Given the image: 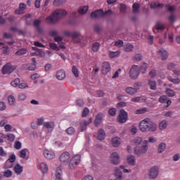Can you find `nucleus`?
Returning a JSON list of instances; mask_svg holds the SVG:
<instances>
[{
	"label": "nucleus",
	"instance_id": "f257e3e1",
	"mask_svg": "<svg viewBox=\"0 0 180 180\" xmlns=\"http://www.w3.org/2000/svg\"><path fill=\"white\" fill-rule=\"evenodd\" d=\"M139 129L143 133H148V131H156L157 124L153 122L151 120L146 118L141 121L139 124Z\"/></svg>",
	"mask_w": 180,
	"mask_h": 180
},
{
	"label": "nucleus",
	"instance_id": "f03ea898",
	"mask_svg": "<svg viewBox=\"0 0 180 180\" xmlns=\"http://www.w3.org/2000/svg\"><path fill=\"white\" fill-rule=\"evenodd\" d=\"M147 151H148V141L147 140L143 141L141 147L136 146L134 148V153L135 155H137V157H140L141 155H143V154H146Z\"/></svg>",
	"mask_w": 180,
	"mask_h": 180
},
{
	"label": "nucleus",
	"instance_id": "7ed1b4c3",
	"mask_svg": "<svg viewBox=\"0 0 180 180\" xmlns=\"http://www.w3.org/2000/svg\"><path fill=\"white\" fill-rule=\"evenodd\" d=\"M112 14L113 12L110 9L106 11H103V10L100 9L91 13L90 17L91 18V19H98L99 18H105V16H110V15Z\"/></svg>",
	"mask_w": 180,
	"mask_h": 180
},
{
	"label": "nucleus",
	"instance_id": "20e7f679",
	"mask_svg": "<svg viewBox=\"0 0 180 180\" xmlns=\"http://www.w3.org/2000/svg\"><path fill=\"white\" fill-rule=\"evenodd\" d=\"M140 75V67L137 65H133L129 70V76L132 79H137Z\"/></svg>",
	"mask_w": 180,
	"mask_h": 180
},
{
	"label": "nucleus",
	"instance_id": "39448f33",
	"mask_svg": "<svg viewBox=\"0 0 180 180\" xmlns=\"http://www.w3.org/2000/svg\"><path fill=\"white\" fill-rule=\"evenodd\" d=\"M72 37L75 39L74 43H76V44H86L85 38L79 32H72Z\"/></svg>",
	"mask_w": 180,
	"mask_h": 180
},
{
	"label": "nucleus",
	"instance_id": "423d86ee",
	"mask_svg": "<svg viewBox=\"0 0 180 180\" xmlns=\"http://www.w3.org/2000/svg\"><path fill=\"white\" fill-rule=\"evenodd\" d=\"M81 162V155H75L70 160V162L69 164V168L70 169H74L78 164Z\"/></svg>",
	"mask_w": 180,
	"mask_h": 180
},
{
	"label": "nucleus",
	"instance_id": "0eeeda50",
	"mask_svg": "<svg viewBox=\"0 0 180 180\" xmlns=\"http://www.w3.org/2000/svg\"><path fill=\"white\" fill-rule=\"evenodd\" d=\"M15 70H16V66L12 65L11 63H8L4 65V67L2 68V72L4 75L12 74V72H13V71H15Z\"/></svg>",
	"mask_w": 180,
	"mask_h": 180
},
{
	"label": "nucleus",
	"instance_id": "6e6552de",
	"mask_svg": "<svg viewBox=\"0 0 180 180\" xmlns=\"http://www.w3.org/2000/svg\"><path fill=\"white\" fill-rule=\"evenodd\" d=\"M127 117H128V114L124 109H122L120 110L119 117H118V122L119 123H126L127 122Z\"/></svg>",
	"mask_w": 180,
	"mask_h": 180
},
{
	"label": "nucleus",
	"instance_id": "1a4fd4ad",
	"mask_svg": "<svg viewBox=\"0 0 180 180\" xmlns=\"http://www.w3.org/2000/svg\"><path fill=\"white\" fill-rule=\"evenodd\" d=\"M158 167L154 166L149 169L148 176L150 179H155L158 176Z\"/></svg>",
	"mask_w": 180,
	"mask_h": 180
},
{
	"label": "nucleus",
	"instance_id": "9d476101",
	"mask_svg": "<svg viewBox=\"0 0 180 180\" xmlns=\"http://www.w3.org/2000/svg\"><path fill=\"white\" fill-rule=\"evenodd\" d=\"M53 15H55L58 20H60L61 18H64V16H67V11L64 9L56 10L53 11Z\"/></svg>",
	"mask_w": 180,
	"mask_h": 180
},
{
	"label": "nucleus",
	"instance_id": "9b49d317",
	"mask_svg": "<svg viewBox=\"0 0 180 180\" xmlns=\"http://www.w3.org/2000/svg\"><path fill=\"white\" fill-rule=\"evenodd\" d=\"M110 161L115 165H117L120 162V157L116 152H113L110 155Z\"/></svg>",
	"mask_w": 180,
	"mask_h": 180
},
{
	"label": "nucleus",
	"instance_id": "f8f14e48",
	"mask_svg": "<svg viewBox=\"0 0 180 180\" xmlns=\"http://www.w3.org/2000/svg\"><path fill=\"white\" fill-rule=\"evenodd\" d=\"M91 123H92V118H89L87 121L82 120L80 122V131H85L86 130V127H88V126H89V124Z\"/></svg>",
	"mask_w": 180,
	"mask_h": 180
},
{
	"label": "nucleus",
	"instance_id": "ddd939ff",
	"mask_svg": "<svg viewBox=\"0 0 180 180\" xmlns=\"http://www.w3.org/2000/svg\"><path fill=\"white\" fill-rule=\"evenodd\" d=\"M46 22L49 25H53L54 23H56V22H58V20L56 17V14H54V13L53 12L51 15L46 18Z\"/></svg>",
	"mask_w": 180,
	"mask_h": 180
},
{
	"label": "nucleus",
	"instance_id": "4468645a",
	"mask_svg": "<svg viewBox=\"0 0 180 180\" xmlns=\"http://www.w3.org/2000/svg\"><path fill=\"white\" fill-rule=\"evenodd\" d=\"M40 23H41V20H35L33 22V26L35 27L37 32L39 33V34H43L44 30L40 27Z\"/></svg>",
	"mask_w": 180,
	"mask_h": 180
},
{
	"label": "nucleus",
	"instance_id": "2eb2a0df",
	"mask_svg": "<svg viewBox=\"0 0 180 180\" xmlns=\"http://www.w3.org/2000/svg\"><path fill=\"white\" fill-rule=\"evenodd\" d=\"M158 56L164 61L168 58V51L164 49H161L158 51Z\"/></svg>",
	"mask_w": 180,
	"mask_h": 180
},
{
	"label": "nucleus",
	"instance_id": "dca6fc26",
	"mask_svg": "<svg viewBox=\"0 0 180 180\" xmlns=\"http://www.w3.org/2000/svg\"><path fill=\"white\" fill-rule=\"evenodd\" d=\"M44 157L48 160H53V158H56V153L51 150H45L44 151Z\"/></svg>",
	"mask_w": 180,
	"mask_h": 180
},
{
	"label": "nucleus",
	"instance_id": "f3484780",
	"mask_svg": "<svg viewBox=\"0 0 180 180\" xmlns=\"http://www.w3.org/2000/svg\"><path fill=\"white\" fill-rule=\"evenodd\" d=\"M54 122H46L44 123V129H46L49 133L54 130Z\"/></svg>",
	"mask_w": 180,
	"mask_h": 180
},
{
	"label": "nucleus",
	"instance_id": "a211bd4d",
	"mask_svg": "<svg viewBox=\"0 0 180 180\" xmlns=\"http://www.w3.org/2000/svg\"><path fill=\"white\" fill-rule=\"evenodd\" d=\"M110 71V63L109 62H104L102 65V72L103 75H106L108 72Z\"/></svg>",
	"mask_w": 180,
	"mask_h": 180
},
{
	"label": "nucleus",
	"instance_id": "6ab92c4d",
	"mask_svg": "<svg viewBox=\"0 0 180 180\" xmlns=\"http://www.w3.org/2000/svg\"><path fill=\"white\" fill-rule=\"evenodd\" d=\"M25 9H26V4L24 3L20 4L19 8L15 11V15H23Z\"/></svg>",
	"mask_w": 180,
	"mask_h": 180
},
{
	"label": "nucleus",
	"instance_id": "aec40b11",
	"mask_svg": "<svg viewBox=\"0 0 180 180\" xmlns=\"http://www.w3.org/2000/svg\"><path fill=\"white\" fill-rule=\"evenodd\" d=\"M56 78L59 81H63V79H65V71L63 70H60L56 72Z\"/></svg>",
	"mask_w": 180,
	"mask_h": 180
},
{
	"label": "nucleus",
	"instance_id": "412c9836",
	"mask_svg": "<svg viewBox=\"0 0 180 180\" xmlns=\"http://www.w3.org/2000/svg\"><path fill=\"white\" fill-rule=\"evenodd\" d=\"M70 153L68 152H65L62 153L60 157V160L61 162H68V161L70 160Z\"/></svg>",
	"mask_w": 180,
	"mask_h": 180
},
{
	"label": "nucleus",
	"instance_id": "4be33fe9",
	"mask_svg": "<svg viewBox=\"0 0 180 180\" xmlns=\"http://www.w3.org/2000/svg\"><path fill=\"white\" fill-rule=\"evenodd\" d=\"M103 119V114L99 113L98 115H96V120L94 121V124L98 127L102 123V120Z\"/></svg>",
	"mask_w": 180,
	"mask_h": 180
},
{
	"label": "nucleus",
	"instance_id": "5701e85b",
	"mask_svg": "<svg viewBox=\"0 0 180 180\" xmlns=\"http://www.w3.org/2000/svg\"><path fill=\"white\" fill-rule=\"evenodd\" d=\"M125 92L128 94L130 95L131 96H133L137 94V89L133 88V87H127L125 89Z\"/></svg>",
	"mask_w": 180,
	"mask_h": 180
},
{
	"label": "nucleus",
	"instance_id": "b1692460",
	"mask_svg": "<svg viewBox=\"0 0 180 180\" xmlns=\"http://www.w3.org/2000/svg\"><path fill=\"white\" fill-rule=\"evenodd\" d=\"M56 180H63V170L60 167L56 169Z\"/></svg>",
	"mask_w": 180,
	"mask_h": 180
},
{
	"label": "nucleus",
	"instance_id": "393cba45",
	"mask_svg": "<svg viewBox=\"0 0 180 180\" xmlns=\"http://www.w3.org/2000/svg\"><path fill=\"white\" fill-rule=\"evenodd\" d=\"M115 175L118 180L123 179V173L122 172V170L119 168L115 169Z\"/></svg>",
	"mask_w": 180,
	"mask_h": 180
},
{
	"label": "nucleus",
	"instance_id": "a878e982",
	"mask_svg": "<svg viewBox=\"0 0 180 180\" xmlns=\"http://www.w3.org/2000/svg\"><path fill=\"white\" fill-rule=\"evenodd\" d=\"M131 142L133 144H134L137 147L140 146L141 143H143V138L140 136L135 137L134 139H132Z\"/></svg>",
	"mask_w": 180,
	"mask_h": 180
},
{
	"label": "nucleus",
	"instance_id": "bb28decb",
	"mask_svg": "<svg viewBox=\"0 0 180 180\" xmlns=\"http://www.w3.org/2000/svg\"><path fill=\"white\" fill-rule=\"evenodd\" d=\"M14 171L17 175H20V174L23 172V167L19 164H16L14 167Z\"/></svg>",
	"mask_w": 180,
	"mask_h": 180
},
{
	"label": "nucleus",
	"instance_id": "cd10ccee",
	"mask_svg": "<svg viewBox=\"0 0 180 180\" xmlns=\"http://www.w3.org/2000/svg\"><path fill=\"white\" fill-rule=\"evenodd\" d=\"M128 164L131 165V167H134L136 165V157L134 155H129L127 158Z\"/></svg>",
	"mask_w": 180,
	"mask_h": 180
},
{
	"label": "nucleus",
	"instance_id": "c85d7f7f",
	"mask_svg": "<svg viewBox=\"0 0 180 180\" xmlns=\"http://www.w3.org/2000/svg\"><path fill=\"white\" fill-rule=\"evenodd\" d=\"M164 29H165V25H162L161 22L158 21L156 22L153 32H155V30H164Z\"/></svg>",
	"mask_w": 180,
	"mask_h": 180
},
{
	"label": "nucleus",
	"instance_id": "c756f323",
	"mask_svg": "<svg viewBox=\"0 0 180 180\" xmlns=\"http://www.w3.org/2000/svg\"><path fill=\"white\" fill-rule=\"evenodd\" d=\"M120 138L115 136L112 139V144L113 147H119L120 146Z\"/></svg>",
	"mask_w": 180,
	"mask_h": 180
},
{
	"label": "nucleus",
	"instance_id": "7c9ffc66",
	"mask_svg": "<svg viewBox=\"0 0 180 180\" xmlns=\"http://www.w3.org/2000/svg\"><path fill=\"white\" fill-rule=\"evenodd\" d=\"M166 148H167V145L164 143H162L158 146V153L159 154H162V153H164L165 151Z\"/></svg>",
	"mask_w": 180,
	"mask_h": 180
},
{
	"label": "nucleus",
	"instance_id": "2f4dec72",
	"mask_svg": "<svg viewBox=\"0 0 180 180\" xmlns=\"http://www.w3.org/2000/svg\"><path fill=\"white\" fill-rule=\"evenodd\" d=\"M88 6H81L78 8V13H80V15H85V13L88 12Z\"/></svg>",
	"mask_w": 180,
	"mask_h": 180
},
{
	"label": "nucleus",
	"instance_id": "473e14b6",
	"mask_svg": "<svg viewBox=\"0 0 180 180\" xmlns=\"http://www.w3.org/2000/svg\"><path fill=\"white\" fill-rule=\"evenodd\" d=\"M148 86L150 88V89L155 91V89H157V82L154 80L150 79L148 83Z\"/></svg>",
	"mask_w": 180,
	"mask_h": 180
},
{
	"label": "nucleus",
	"instance_id": "72a5a7b5",
	"mask_svg": "<svg viewBox=\"0 0 180 180\" xmlns=\"http://www.w3.org/2000/svg\"><path fill=\"white\" fill-rule=\"evenodd\" d=\"M158 8H164V4H160V3H155V2H152L150 4V8L151 9H157Z\"/></svg>",
	"mask_w": 180,
	"mask_h": 180
},
{
	"label": "nucleus",
	"instance_id": "f704fd0d",
	"mask_svg": "<svg viewBox=\"0 0 180 180\" xmlns=\"http://www.w3.org/2000/svg\"><path fill=\"white\" fill-rule=\"evenodd\" d=\"M65 131L68 136H74L75 134V128L70 127Z\"/></svg>",
	"mask_w": 180,
	"mask_h": 180
},
{
	"label": "nucleus",
	"instance_id": "c9c22d12",
	"mask_svg": "<svg viewBox=\"0 0 180 180\" xmlns=\"http://www.w3.org/2000/svg\"><path fill=\"white\" fill-rule=\"evenodd\" d=\"M67 2V0H54L53 2V6H61Z\"/></svg>",
	"mask_w": 180,
	"mask_h": 180
},
{
	"label": "nucleus",
	"instance_id": "e433bc0d",
	"mask_svg": "<svg viewBox=\"0 0 180 180\" xmlns=\"http://www.w3.org/2000/svg\"><path fill=\"white\" fill-rule=\"evenodd\" d=\"M105 136H106V134H105V131H103V129H100L98 131V140H105Z\"/></svg>",
	"mask_w": 180,
	"mask_h": 180
},
{
	"label": "nucleus",
	"instance_id": "4c0bfd02",
	"mask_svg": "<svg viewBox=\"0 0 180 180\" xmlns=\"http://www.w3.org/2000/svg\"><path fill=\"white\" fill-rule=\"evenodd\" d=\"M147 101V98L145 96H136L131 98V102L139 103L140 101Z\"/></svg>",
	"mask_w": 180,
	"mask_h": 180
},
{
	"label": "nucleus",
	"instance_id": "58836bf2",
	"mask_svg": "<svg viewBox=\"0 0 180 180\" xmlns=\"http://www.w3.org/2000/svg\"><path fill=\"white\" fill-rule=\"evenodd\" d=\"M139 9H140V4L134 3L132 5V13H139Z\"/></svg>",
	"mask_w": 180,
	"mask_h": 180
},
{
	"label": "nucleus",
	"instance_id": "ea45409f",
	"mask_svg": "<svg viewBox=\"0 0 180 180\" xmlns=\"http://www.w3.org/2000/svg\"><path fill=\"white\" fill-rule=\"evenodd\" d=\"M167 126H168V122H167V121H165V120H162L159 124V128L160 130H165V129H167Z\"/></svg>",
	"mask_w": 180,
	"mask_h": 180
},
{
	"label": "nucleus",
	"instance_id": "a19ab883",
	"mask_svg": "<svg viewBox=\"0 0 180 180\" xmlns=\"http://www.w3.org/2000/svg\"><path fill=\"white\" fill-rule=\"evenodd\" d=\"M27 53V49H21L15 52V56H25V54Z\"/></svg>",
	"mask_w": 180,
	"mask_h": 180
},
{
	"label": "nucleus",
	"instance_id": "79ce46f5",
	"mask_svg": "<svg viewBox=\"0 0 180 180\" xmlns=\"http://www.w3.org/2000/svg\"><path fill=\"white\" fill-rule=\"evenodd\" d=\"M133 49H134V46L131 44H127L124 47V51H127L128 53H130V51H133Z\"/></svg>",
	"mask_w": 180,
	"mask_h": 180
},
{
	"label": "nucleus",
	"instance_id": "37998d69",
	"mask_svg": "<svg viewBox=\"0 0 180 180\" xmlns=\"http://www.w3.org/2000/svg\"><path fill=\"white\" fill-rule=\"evenodd\" d=\"M167 20L170 23H175L176 22V15L175 14L172 13L169 16L167 17Z\"/></svg>",
	"mask_w": 180,
	"mask_h": 180
},
{
	"label": "nucleus",
	"instance_id": "c03bdc74",
	"mask_svg": "<svg viewBox=\"0 0 180 180\" xmlns=\"http://www.w3.org/2000/svg\"><path fill=\"white\" fill-rule=\"evenodd\" d=\"M99 47H101V44L99 42H95L92 45L91 50L96 52L98 50H99Z\"/></svg>",
	"mask_w": 180,
	"mask_h": 180
},
{
	"label": "nucleus",
	"instance_id": "a18cd8bd",
	"mask_svg": "<svg viewBox=\"0 0 180 180\" xmlns=\"http://www.w3.org/2000/svg\"><path fill=\"white\" fill-rule=\"evenodd\" d=\"M40 168L42 172H47V171H49V167H47V164H46V162H41L40 164Z\"/></svg>",
	"mask_w": 180,
	"mask_h": 180
},
{
	"label": "nucleus",
	"instance_id": "49530a36",
	"mask_svg": "<svg viewBox=\"0 0 180 180\" xmlns=\"http://www.w3.org/2000/svg\"><path fill=\"white\" fill-rule=\"evenodd\" d=\"M120 54V51H110V58H116V57H118V56Z\"/></svg>",
	"mask_w": 180,
	"mask_h": 180
},
{
	"label": "nucleus",
	"instance_id": "de8ad7c7",
	"mask_svg": "<svg viewBox=\"0 0 180 180\" xmlns=\"http://www.w3.org/2000/svg\"><path fill=\"white\" fill-rule=\"evenodd\" d=\"M167 79H169V82H172L173 84H178L180 82L179 78L174 79L172 77L169 76L167 77Z\"/></svg>",
	"mask_w": 180,
	"mask_h": 180
},
{
	"label": "nucleus",
	"instance_id": "09e8293b",
	"mask_svg": "<svg viewBox=\"0 0 180 180\" xmlns=\"http://www.w3.org/2000/svg\"><path fill=\"white\" fill-rule=\"evenodd\" d=\"M15 161H16V155H15V154H13L11 155H10L9 158L7 160V161L6 162V164H9V162H15Z\"/></svg>",
	"mask_w": 180,
	"mask_h": 180
},
{
	"label": "nucleus",
	"instance_id": "8fccbe9b",
	"mask_svg": "<svg viewBox=\"0 0 180 180\" xmlns=\"http://www.w3.org/2000/svg\"><path fill=\"white\" fill-rule=\"evenodd\" d=\"M166 94L169 96L170 98H172L175 96V91L171 89H166Z\"/></svg>",
	"mask_w": 180,
	"mask_h": 180
},
{
	"label": "nucleus",
	"instance_id": "3c124183",
	"mask_svg": "<svg viewBox=\"0 0 180 180\" xmlns=\"http://www.w3.org/2000/svg\"><path fill=\"white\" fill-rule=\"evenodd\" d=\"M29 153V150L27 149H22L20 152V158H26V154Z\"/></svg>",
	"mask_w": 180,
	"mask_h": 180
},
{
	"label": "nucleus",
	"instance_id": "603ef678",
	"mask_svg": "<svg viewBox=\"0 0 180 180\" xmlns=\"http://www.w3.org/2000/svg\"><path fill=\"white\" fill-rule=\"evenodd\" d=\"M140 68V71L143 73V74H146V71H147V68H148V66L147 65V63H143Z\"/></svg>",
	"mask_w": 180,
	"mask_h": 180
},
{
	"label": "nucleus",
	"instance_id": "864d4df0",
	"mask_svg": "<svg viewBox=\"0 0 180 180\" xmlns=\"http://www.w3.org/2000/svg\"><path fill=\"white\" fill-rule=\"evenodd\" d=\"M72 72L76 77V78H78L79 76V73L78 72V69L77 68V66H72Z\"/></svg>",
	"mask_w": 180,
	"mask_h": 180
},
{
	"label": "nucleus",
	"instance_id": "5fc2aeb1",
	"mask_svg": "<svg viewBox=\"0 0 180 180\" xmlns=\"http://www.w3.org/2000/svg\"><path fill=\"white\" fill-rule=\"evenodd\" d=\"M11 86H13L14 88H16L19 84H20V79L19 78L15 79L14 81L11 82Z\"/></svg>",
	"mask_w": 180,
	"mask_h": 180
},
{
	"label": "nucleus",
	"instance_id": "6e6d98bb",
	"mask_svg": "<svg viewBox=\"0 0 180 180\" xmlns=\"http://www.w3.org/2000/svg\"><path fill=\"white\" fill-rule=\"evenodd\" d=\"M12 171H11L10 169H7L4 172V176L5 178H11V176H12Z\"/></svg>",
	"mask_w": 180,
	"mask_h": 180
},
{
	"label": "nucleus",
	"instance_id": "4d7b16f0",
	"mask_svg": "<svg viewBox=\"0 0 180 180\" xmlns=\"http://www.w3.org/2000/svg\"><path fill=\"white\" fill-rule=\"evenodd\" d=\"M166 8L167 12H169L170 13H172L176 9L174 6H170V5H167Z\"/></svg>",
	"mask_w": 180,
	"mask_h": 180
},
{
	"label": "nucleus",
	"instance_id": "13d9d810",
	"mask_svg": "<svg viewBox=\"0 0 180 180\" xmlns=\"http://www.w3.org/2000/svg\"><path fill=\"white\" fill-rule=\"evenodd\" d=\"M146 112H147V108H143L136 110V115H143V113H146Z\"/></svg>",
	"mask_w": 180,
	"mask_h": 180
},
{
	"label": "nucleus",
	"instance_id": "bf43d9fd",
	"mask_svg": "<svg viewBox=\"0 0 180 180\" xmlns=\"http://www.w3.org/2000/svg\"><path fill=\"white\" fill-rule=\"evenodd\" d=\"M14 148H15V150H20V148H22V143H20V141H15L14 143Z\"/></svg>",
	"mask_w": 180,
	"mask_h": 180
},
{
	"label": "nucleus",
	"instance_id": "052dcab7",
	"mask_svg": "<svg viewBox=\"0 0 180 180\" xmlns=\"http://www.w3.org/2000/svg\"><path fill=\"white\" fill-rule=\"evenodd\" d=\"M143 56L140 53H136L134 57V61H141Z\"/></svg>",
	"mask_w": 180,
	"mask_h": 180
},
{
	"label": "nucleus",
	"instance_id": "680f3d73",
	"mask_svg": "<svg viewBox=\"0 0 180 180\" xmlns=\"http://www.w3.org/2000/svg\"><path fill=\"white\" fill-rule=\"evenodd\" d=\"M176 67V64L174 63H170L167 65V70H169V71H172V70H174V68H175Z\"/></svg>",
	"mask_w": 180,
	"mask_h": 180
},
{
	"label": "nucleus",
	"instance_id": "e2e57ef3",
	"mask_svg": "<svg viewBox=\"0 0 180 180\" xmlns=\"http://www.w3.org/2000/svg\"><path fill=\"white\" fill-rule=\"evenodd\" d=\"M6 139L9 141H13L15 140V135L13 134H8L6 135Z\"/></svg>",
	"mask_w": 180,
	"mask_h": 180
},
{
	"label": "nucleus",
	"instance_id": "0e129e2a",
	"mask_svg": "<svg viewBox=\"0 0 180 180\" xmlns=\"http://www.w3.org/2000/svg\"><path fill=\"white\" fill-rule=\"evenodd\" d=\"M110 116H116V108H112L108 110Z\"/></svg>",
	"mask_w": 180,
	"mask_h": 180
},
{
	"label": "nucleus",
	"instance_id": "69168bd1",
	"mask_svg": "<svg viewBox=\"0 0 180 180\" xmlns=\"http://www.w3.org/2000/svg\"><path fill=\"white\" fill-rule=\"evenodd\" d=\"M9 105H13L15 103V97L13 96H9L8 98Z\"/></svg>",
	"mask_w": 180,
	"mask_h": 180
},
{
	"label": "nucleus",
	"instance_id": "338daca9",
	"mask_svg": "<svg viewBox=\"0 0 180 180\" xmlns=\"http://www.w3.org/2000/svg\"><path fill=\"white\" fill-rule=\"evenodd\" d=\"M2 49L3 54H5V56H8V54H9V51H11V49L8 48V46H4Z\"/></svg>",
	"mask_w": 180,
	"mask_h": 180
},
{
	"label": "nucleus",
	"instance_id": "774afa93",
	"mask_svg": "<svg viewBox=\"0 0 180 180\" xmlns=\"http://www.w3.org/2000/svg\"><path fill=\"white\" fill-rule=\"evenodd\" d=\"M126 6L123 4H120V10L121 13H124V12H126Z\"/></svg>",
	"mask_w": 180,
	"mask_h": 180
}]
</instances>
